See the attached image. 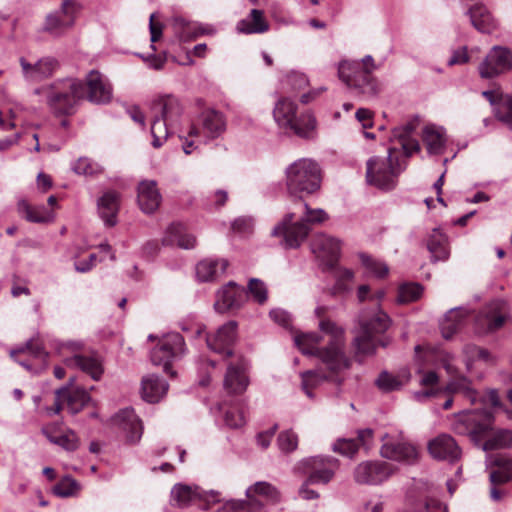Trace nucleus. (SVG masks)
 Segmentation results:
<instances>
[{
	"label": "nucleus",
	"mask_w": 512,
	"mask_h": 512,
	"mask_svg": "<svg viewBox=\"0 0 512 512\" xmlns=\"http://www.w3.org/2000/svg\"><path fill=\"white\" fill-rule=\"evenodd\" d=\"M319 328L323 336L316 333L295 335V345L303 354L316 356L331 372L338 374L351 365L345 352L344 330L330 320H322Z\"/></svg>",
	"instance_id": "1"
},
{
	"label": "nucleus",
	"mask_w": 512,
	"mask_h": 512,
	"mask_svg": "<svg viewBox=\"0 0 512 512\" xmlns=\"http://www.w3.org/2000/svg\"><path fill=\"white\" fill-rule=\"evenodd\" d=\"M35 95L44 96L47 106L56 115H72L85 98V85L75 78L58 79L38 87Z\"/></svg>",
	"instance_id": "2"
},
{
	"label": "nucleus",
	"mask_w": 512,
	"mask_h": 512,
	"mask_svg": "<svg viewBox=\"0 0 512 512\" xmlns=\"http://www.w3.org/2000/svg\"><path fill=\"white\" fill-rule=\"evenodd\" d=\"M385 297V291L378 289L371 294V303L377 311L369 316L363 312L359 319V334L354 339L356 352L362 355H372L377 348L375 336L384 333L391 325L390 317L380 309V303Z\"/></svg>",
	"instance_id": "3"
},
{
	"label": "nucleus",
	"mask_w": 512,
	"mask_h": 512,
	"mask_svg": "<svg viewBox=\"0 0 512 512\" xmlns=\"http://www.w3.org/2000/svg\"><path fill=\"white\" fill-rule=\"evenodd\" d=\"M303 206L305 214L300 221L294 222V214L287 213L271 232L272 236L282 238L285 248H298L309 234L308 224H320L328 219L323 209H311L306 203Z\"/></svg>",
	"instance_id": "4"
},
{
	"label": "nucleus",
	"mask_w": 512,
	"mask_h": 512,
	"mask_svg": "<svg viewBox=\"0 0 512 512\" xmlns=\"http://www.w3.org/2000/svg\"><path fill=\"white\" fill-rule=\"evenodd\" d=\"M288 193L302 197L319 190L321 173L319 165L308 158H302L291 163L285 170Z\"/></svg>",
	"instance_id": "5"
},
{
	"label": "nucleus",
	"mask_w": 512,
	"mask_h": 512,
	"mask_svg": "<svg viewBox=\"0 0 512 512\" xmlns=\"http://www.w3.org/2000/svg\"><path fill=\"white\" fill-rule=\"evenodd\" d=\"M404 166L399 162L397 149L389 148L385 158L374 156L367 161V183L382 190H391L397 184Z\"/></svg>",
	"instance_id": "6"
},
{
	"label": "nucleus",
	"mask_w": 512,
	"mask_h": 512,
	"mask_svg": "<svg viewBox=\"0 0 512 512\" xmlns=\"http://www.w3.org/2000/svg\"><path fill=\"white\" fill-rule=\"evenodd\" d=\"M152 110L154 113L151 123L152 145L159 148L167 140L170 126L178 120L182 108L177 98L166 95L154 101Z\"/></svg>",
	"instance_id": "7"
},
{
	"label": "nucleus",
	"mask_w": 512,
	"mask_h": 512,
	"mask_svg": "<svg viewBox=\"0 0 512 512\" xmlns=\"http://www.w3.org/2000/svg\"><path fill=\"white\" fill-rule=\"evenodd\" d=\"M492 415L486 410H467L453 417L452 429L461 435H469L475 442L490 429Z\"/></svg>",
	"instance_id": "8"
},
{
	"label": "nucleus",
	"mask_w": 512,
	"mask_h": 512,
	"mask_svg": "<svg viewBox=\"0 0 512 512\" xmlns=\"http://www.w3.org/2000/svg\"><path fill=\"white\" fill-rule=\"evenodd\" d=\"M81 9V4L76 0L63 1L59 10L47 14L45 17L43 31L55 37L64 35L74 26Z\"/></svg>",
	"instance_id": "9"
},
{
	"label": "nucleus",
	"mask_w": 512,
	"mask_h": 512,
	"mask_svg": "<svg viewBox=\"0 0 512 512\" xmlns=\"http://www.w3.org/2000/svg\"><path fill=\"white\" fill-rule=\"evenodd\" d=\"M171 501L180 508L202 503L203 509H208L211 504L220 503L222 497L219 491H205L198 486L176 484L171 490Z\"/></svg>",
	"instance_id": "10"
},
{
	"label": "nucleus",
	"mask_w": 512,
	"mask_h": 512,
	"mask_svg": "<svg viewBox=\"0 0 512 512\" xmlns=\"http://www.w3.org/2000/svg\"><path fill=\"white\" fill-rule=\"evenodd\" d=\"M338 76L348 87L357 89L368 97H374L378 92L377 83L372 76L363 71L358 61L340 62Z\"/></svg>",
	"instance_id": "11"
},
{
	"label": "nucleus",
	"mask_w": 512,
	"mask_h": 512,
	"mask_svg": "<svg viewBox=\"0 0 512 512\" xmlns=\"http://www.w3.org/2000/svg\"><path fill=\"white\" fill-rule=\"evenodd\" d=\"M396 472V467L381 460H365L353 469V480L358 485L375 486L387 481Z\"/></svg>",
	"instance_id": "12"
},
{
	"label": "nucleus",
	"mask_w": 512,
	"mask_h": 512,
	"mask_svg": "<svg viewBox=\"0 0 512 512\" xmlns=\"http://www.w3.org/2000/svg\"><path fill=\"white\" fill-rule=\"evenodd\" d=\"M184 353V338L179 333H169L151 351V361L156 366H162L165 372L170 373L172 361L180 358ZM171 375H174V372H171Z\"/></svg>",
	"instance_id": "13"
},
{
	"label": "nucleus",
	"mask_w": 512,
	"mask_h": 512,
	"mask_svg": "<svg viewBox=\"0 0 512 512\" xmlns=\"http://www.w3.org/2000/svg\"><path fill=\"white\" fill-rule=\"evenodd\" d=\"M225 116L214 109L203 111L197 123L193 124L188 132L189 137H197L203 140H212L221 136L226 130Z\"/></svg>",
	"instance_id": "14"
},
{
	"label": "nucleus",
	"mask_w": 512,
	"mask_h": 512,
	"mask_svg": "<svg viewBox=\"0 0 512 512\" xmlns=\"http://www.w3.org/2000/svg\"><path fill=\"white\" fill-rule=\"evenodd\" d=\"M338 461L334 458L310 457L299 463V469L308 475L311 484H327L334 477Z\"/></svg>",
	"instance_id": "15"
},
{
	"label": "nucleus",
	"mask_w": 512,
	"mask_h": 512,
	"mask_svg": "<svg viewBox=\"0 0 512 512\" xmlns=\"http://www.w3.org/2000/svg\"><path fill=\"white\" fill-rule=\"evenodd\" d=\"M512 69V52L503 46H494L478 70L482 78H494Z\"/></svg>",
	"instance_id": "16"
},
{
	"label": "nucleus",
	"mask_w": 512,
	"mask_h": 512,
	"mask_svg": "<svg viewBox=\"0 0 512 512\" xmlns=\"http://www.w3.org/2000/svg\"><path fill=\"white\" fill-rule=\"evenodd\" d=\"M82 346V343L74 341L63 343L60 348V353L64 354L65 350L73 353V356L67 357L64 362L67 366L77 367L90 375L92 379L98 380L103 373L101 362L96 357L79 354Z\"/></svg>",
	"instance_id": "17"
},
{
	"label": "nucleus",
	"mask_w": 512,
	"mask_h": 512,
	"mask_svg": "<svg viewBox=\"0 0 512 512\" xmlns=\"http://www.w3.org/2000/svg\"><path fill=\"white\" fill-rule=\"evenodd\" d=\"M237 327L236 321H228L220 326L214 333L206 336V342L208 348L224 357L232 355V346L237 338Z\"/></svg>",
	"instance_id": "18"
},
{
	"label": "nucleus",
	"mask_w": 512,
	"mask_h": 512,
	"mask_svg": "<svg viewBox=\"0 0 512 512\" xmlns=\"http://www.w3.org/2000/svg\"><path fill=\"white\" fill-rule=\"evenodd\" d=\"M90 401L88 393L79 387L65 386L55 392L54 407L51 409L54 414H58L67 406L72 414H76Z\"/></svg>",
	"instance_id": "19"
},
{
	"label": "nucleus",
	"mask_w": 512,
	"mask_h": 512,
	"mask_svg": "<svg viewBox=\"0 0 512 512\" xmlns=\"http://www.w3.org/2000/svg\"><path fill=\"white\" fill-rule=\"evenodd\" d=\"M510 318V308L505 301H493L484 314L478 316L476 320L477 328L480 333L493 332L503 326Z\"/></svg>",
	"instance_id": "20"
},
{
	"label": "nucleus",
	"mask_w": 512,
	"mask_h": 512,
	"mask_svg": "<svg viewBox=\"0 0 512 512\" xmlns=\"http://www.w3.org/2000/svg\"><path fill=\"white\" fill-rule=\"evenodd\" d=\"M430 456L438 461L456 462L461 458L462 450L449 434H440L427 444Z\"/></svg>",
	"instance_id": "21"
},
{
	"label": "nucleus",
	"mask_w": 512,
	"mask_h": 512,
	"mask_svg": "<svg viewBox=\"0 0 512 512\" xmlns=\"http://www.w3.org/2000/svg\"><path fill=\"white\" fill-rule=\"evenodd\" d=\"M381 441L383 444L380 448V455L383 458L412 463L418 457L416 447L408 442L394 440L389 434L383 435Z\"/></svg>",
	"instance_id": "22"
},
{
	"label": "nucleus",
	"mask_w": 512,
	"mask_h": 512,
	"mask_svg": "<svg viewBox=\"0 0 512 512\" xmlns=\"http://www.w3.org/2000/svg\"><path fill=\"white\" fill-rule=\"evenodd\" d=\"M247 301V292L233 281H230L217 291L214 308L219 313L239 309Z\"/></svg>",
	"instance_id": "23"
},
{
	"label": "nucleus",
	"mask_w": 512,
	"mask_h": 512,
	"mask_svg": "<svg viewBox=\"0 0 512 512\" xmlns=\"http://www.w3.org/2000/svg\"><path fill=\"white\" fill-rule=\"evenodd\" d=\"M85 98L96 104H105L112 99L110 82L97 70H91L86 76Z\"/></svg>",
	"instance_id": "24"
},
{
	"label": "nucleus",
	"mask_w": 512,
	"mask_h": 512,
	"mask_svg": "<svg viewBox=\"0 0 512 512\" xmlns=\"http://www.w3.org/2000/svg\"><path fill=\"white\" fill-rule=\"evenodd\" d=\"M19 62L23 77L29 82H40L52 77L59 66L53 57H43L34 64L22 57Z\"/></svg>",
	"instance_id": "25"
},
{
	"label": "nucleus",
	"mask_w": 512,
	"mask_h": 512,
	"mask_svg": "<svg viewBox=\"0 0 512 512\" xmlns=\"http://www.w3.org/2000/svg\"><path fill=\"white\" fill-rule=\"evenodd\" d=\"M246 362L239 358L227 366L224 377V389L228 394H242L249 385Z\"/></svg>",
	"instance_id": "26"
},
{
	"label": "nucleus",
	"mask_w": 512,
	"mask_h": 512,
	"mask_svg": "<svg viewBox=\"0 0 512 512\" xmlns=\"http://www.w3.org/2000/svg\"><path fill=\"white\" fill-rule=\"evenodd\" d=\"M312 252L329 265H332L340 253V241L326 234H316L311 240Z\"/></svg>",
	"instance_id": "27"
},
{
	"label": "nucleus",
	"mask_w": 512,
	"mask_h": 512,
	"mask_svg": "<svg viewBox=\"0 0 512 512\" xmlns=\"http://www.w3.org/2000/svg\"><path fill=\"white\" fill-rule=\"evenodd\" d=\"M162 196L154 180H143L137 187V202L140 209L146 213H154L160 206Z\"/></svg>",
	"instance_id": "28"
},
{
	"label": "nucleus",
	"mask_w": 512,
	"mask_h": 512,
	"mask_svg": "<svg viewBox=\"0 0 512 512\" xmlns=\"http://www.w3.org/2000/svg\"><path fill=\"white\" fill-rule=\"evenodd\" d=\"M115 421L125 434L127 442L134 444L141 439L143 427L133 409L121 410L115 416Z\"/></svg>",
	"instance_id": "29"
},
{
	"label": "nucleus",
	"mask_w": 512,
	"mask_h": 512,
	"mask_svg": "<svg viewBox=\"0 0 512 512\" xmlns=\"http://www.w3.org/2000/svg\"><path fill=\"white\" fill-rule=\"evenodd\" d=\"M482 95L494 106L496 117L512 129V98L499 90L483 91Z\"/></svg>",
	"instance_id": "30"
},
{
	"label": "nucleus",
	"mask_w": 512,
	"mask_h": 512,
	"mask_svg": "<svg viewBox=\"0 0 512 512\" xmlns=\"http://www.w3.org/2000/svg\"><path fill=\"white\" fill-rule=\"evenodd\" d=\"M246 497L249 500L258 502L260 504L259 511H261L266 504L278 503L280 501V492L272 484L260 481L247 488Z\"/></svg>",
	"instance_id": "31"
},
{
	"label": "nucleus",
	"mask_w": 512,
	"mask_h": 512,
	"mask_svg": "<svg viewBox=\"0 0 512 512\" xmlns=\"http://www.w3.org/2000/svg\"><path fill=\"white\" fill-rule=\"evenodd\" d=\"M417 125V121H409L402 126L394 128L392 131V141L398 142L408 157L420 150L419 142L412 137Z\"/></svg>",
	"instance_id": "32"
},
{
	"label": "nucleus",
	"mask_w": 512,
	"mask_h": 512,
	"mask_svg": "<svg viewBox=\"0 0 512 512\" xmlns=\"http://www.w3.org/2000/svg\"><path fill=\"white\" fill-rule=\"evenodd\" d=\"M120 205V195L115 191H108L98 200V213L107 226L117 223V213Z\"/></svg>",
	"instance_id": "33"
},
{
	"label": "nucleus",
	"mask_w": 512,
	"mask_h": 512,
	"mask_svg": "<svg viewBox=\"0 0 512 512\" xmlns=\"http://www.w3.org/2000/svg\"><path fill=\"white\" fill-rule=\"evenodd\" d=\"M270 25L264 12L252 9L250 13L237 23L236 30L242 34H262L269 30Z\"/></svg>",
	"instance_id": "34"
},
{
	"label": "nucleus",
	"mask_w": 512,
	"mask_h": 512,
	"mask_svg": "<svg viewBox=\"0 0 512 512\" xmlns=\"http://www.w3.org/2000/svg\"><path fill=\"white\" fill-rule=\"evenodd\" d=\"M228 267V261L225 259L206 258L196 265V276L199 281H214L222 276Z\"/></svg>",
	"instance_id": "35"
},
{
	"label": "nucleus",
	"mask_w": 512,
	"mask_h": 512,
	"mask_svg": "<svg viewBox=\"0 0 512 512\" xmlns=\"http://www.w3.org/2000/svg\"><path fill=\"white\" fill-rule=\"evenodd\" d=\"M168 390V383L156 375H147L141 381L142 398L149 403L159 402Z\"/></svg>",
	"instance_id": "36"
},
{
	"label": "nucleus",
	"mask_w": 512,
	"mask_h": 512,
	"mask_svg": "<svg viewBox=\"0 0 512 512\" xmlns=\"http://www.w3.org/2000/svg\"><path fill=\"white\" fill-rule=\"evenodd\" d=\"M467 14L472 25L482 33H491L498 26L491 12L482 4H475L468 10Z\"/></svg>",
	"instance_id": "37"
},
{
	"label": "nucleus",
	"mask_w": 512,
	"mask_h": 512,
	"mask_svg": "<svg viewBox=\"0 0 512 512\" xmlns=\"http://www.w3.org/2000/svg\"><path fill=\"white\" fill-rule=\"evenodd\" d=\"M411 374L407 369H401L397 373L383 371L375 381L377 387L383 392H391L401 389L409 383Z\"/></svg>",
	"instance_id": "38"
},
{
	"label": "nucleus",
	"mask_w": 512,
	"mask_h": 512,
	"mask_svg": "<svg viewBox=\"0 0 512 512\" xmlns=\"http://www.w3.org/2000/svg\"><path fill=\"white\" fill-rule=\"evenodd\" d=\"M297 105L287 97L280 98L273 109L276 123L283 128H291L296 119Z\"/></svg>",
	"instance_id": "39"
},
{
	"label": "nucleus",
	"mask_w": 512,
	"mask_h": 512,
	"mask_svg": "<svg viewBox=\"0 0 512 512\" xmlns=\"http://www.w3.org/2000/svg\"><path fill=\"white\" fill-rule=\"evenodd\" d=\"M163 242L167 245H176L183 249H192L196 245V238L187 233L182 224L175 223L167 228Z\"/></svg>",
	"instance_id": "40"
},
{
	"label": "nucleus",
	"mask_w": 512,
	"mask_h": 512,
	"mask_svg": "<svg viewBox=\"0 0 512 512\" xmlns=\"http://www.w3.org/2000/svg\"><path fill=\"white\" fill-rule=\"evenodd\" d=\"M17 210L29 222L46 223L53 219V214L44 206H31L24 199L18 201Z\"/></svg>",
	"instance_id": "41"
},
{
	"label": "nucleus",
	"mask_w": 512,
	"mask_h": 512,
	"mask_svg": "<svg viewBox=\"0 0 512 512\" xmlns=\"http://www.w3.org/2000/svg\"><path fill=\"white\" fill-rule=\"evenodd\" d=\"M467 313L462 308H453L448 311L441 322V333L444 338H451L461 327Z\"/></svg>",
	"instance_id": "42"
},
{
	"label": "nucleus",
	"mask_w": 512,
	"mask_h": 512,
	"mask_svg": "<svg viewBox=\"0 0 512 512\" xmlns=\"http://www.w3.org/2000/svg\"><path fill=\"white\" fill-rule=\"evenodd\" d=\"M427 246L435 261L448 259L450 252L447 237L439 229L432 231Z\"/></svg>",
	"instance_id": "43"
},
{
	"label": "nucleus",
	"mask_w": 512,
	"mask_h": 512,
	"mask_svg": "<svg viewBox=\"0 0 512 512\" xmlns=\"http://www.w3.org/2000/svg\"><path fill=\"white\" fill-rule=\"evenodd\" d=\"M317 121L315 116L307 111L296 117L290 130L302 138H312L316 132Z\"/></svg>",
	"instance_id": "44"
},
{
	"label": "nucleus",
	"mask_w": 512,
	"mask_h": 512,
	"mask_svg": "<svg viewBox=\"0 0 512 512\" xmlns=\"http://www.w3.org/2000/svg\"><path fill=\"white\" fill-rule=\"evenodd\" d=\"M174 28L179 39L185 42L210 32L197 23L188 22L183 18H176L174 20Z\"/></svg>",
	"instance_id": "45"
},
{
	"label": "nucleus",
	"mask_w": 512,
	"mask_h": 512,
	"mask_svg": "<svg viewBox=\"0 0 512 512\" xmlns=\"http://www.w3.org/2000/svg\"><path fill=\"white\" fill-rule=\"evenodd\" d=\"M423 141L429 153H440L445 144L444 130L433 125L426 126L423 130Z\"/></svg>",
	"instance_id": "46"
},
{
	"label": "nucleus",
	"mask_w": 512,
	"mask_h": 512,
	"mask_svg": "<svg viewBox=\"0 0 512 512\" xmlns=\"http://www.w3.org/2000/svg\"><path fill=\"white\" fill-rule=\"evenodd\" d=\"M448 393L462 394L471 404L476 403L478 393L466 377H459L450 381L446 386Z\"/></svg>",
	"instance_id": "47"
},
{
	"label": "nucleus",
	"mask_w": 512,
	"mask_h": 512,
	"mask_svg": "<svg viewBox=\"0 0 512 512\" xmlns=\"http://www.w3.org/2000/svg\"><path fill=\"white\" fill-rule=\"evenodd\" d=\"M494 465L498 468L490 473L491 483L495 485L509 481L512 477V460L497 456Z\"/></svg>",
	"instance_id": "48"
},
{
	"label": "nucleus",
	"mask_w": 512,
	"mask_h": 512,
	"mask_svg": "<svg viewBox=\"0 0 512 512\" xmlns=\"http://www.w3.org/2000/svg\"><path fill=\"white\" fill-rule=\"evenodd\" d=\"M45 436L51 443L59 445L68 451H74L79 446V439L71 429H67L59 435H53L50 430H46Z\"/></svg>",
	"instance_id": "49"
},
{
	"label": "nucleus",
	"mask_w": 512,
	"mask_h": 512,
	"mask_svg": "<svg viewBox=\"0 0 512 512\" xmlns=\"http://www.w3.org/2000/svg\"><path fill=\"white\" fill-rule=\"evenodd\" d=\"M512 445V430H499L482 445L484 451L507 448Z\"/></svg>",
	"instance_id": "50"
},
{
	"label": "nucleus",
	"mask_w": 512,
	"mask_h": 512,
	"mask_svg": "<svg viewBox=\"0 0 512 512\" xmlns=\"http://www.w3.org/2000/svg\"><path fill=\"white\" fill-rule=\"evenodd\" d=\"M260 504L255 500H228L218 512H259Z\"/></svg>",
	"instance_id": "51"
},
{
	"label": "nucleus",
	"mask_w": 512,
	"mask_h": 512,
	"mask_svg": "<svg viewBox=\"0 0 512 512\" xmlns=\"http://www.w3.org/2000/svg\"><path fill=\"white\" fill-rule=\"evenodd\" d=\"M423 292L421 285L417 283H404L398 288L397 302L407 304L418 300Z\"/></svg>",
	"instance_id": "52"
},
{
	"label": "nucleus",
	"mask_w": 512,
	"mask_h": 512,
	"mask_svg": "<svg viewBox=\"0 0 512 512\" xmlns=\"http://www.w3.org/2000/svg\"><path fill=\"white\" fill-rule=\"evenodd\" d=\"M359 258L362 265L375 277L384 278L388 275L389 268L385 262L374 259L364 253L360 254Z\"/></svg>",
	"instance_id": "53"
},
{
	"label": "nucleus",
	"mask_w": 512,
	"mask_h": 512,
	"mask_svg": "<svg viewBox=\"0 0 512 512\" xmlns=\"http://www.w3.org/2000/svg\"><path fill=\"white\" fill-rule=\"evenodd\" d=\"M80 486L72 477L62 478L53 488V493L59 497L66 498L77 494Z\"/></svg>",
	"instance_id": "54"
},
{
	"label": "nucleus",
	"mask_w": 512,
	"mask_h": 512,
	"mask_svg": "<svg viewBox=\"0 0 512 512\" xmlns=\"http://www.w3.org/2000/svg\"><path fill=\"white\" fill-rule=\"evenodd\" d=\"M78 175L93 176L102 172V167L87 157H80L72 166Z\"/></svg>",
	"instance_id": "55"
},
{
	"label": "nucleus",
	"mask_w": 512,
	"mask_h": 512,
	"mask_svg": "<svg viewBox=\"0 0 512 512\" xmlns=\"http://www.w3.org/2000/svg\"><path fill=\"white\" fill-rule=\"evenodd\" d=\"M463 353L465 355L467 369L471 368L472 363L475 360H483L484 362H489L491 360V356L487 350L475 345H466L463 349Z\"/></svg>",
	"instance_id": "56"
},
{
	"label": "nucleus",
	"mask_w": 512,
	"mask_h": 512,
	"mask_svg": "<svg viewBox=\"0 0 512 512\" xmlns=\"http://www.w3.org/2000/svg\"><path fill=\"white\" fill-rule=\"evenodd\" d=\"M18 353H27L34 358H38L42 361L46 359L47 354L44 352L40 343L34 340H29L24 346L18 349L11 350L10 355L15 358Z\"/></svg>",
	"instance_id": "57"
},
{
	"label": "nucleus",
	"mask_w": 512,
	"mask_h": 512,
	"mask_svg": "<svg viewBox=\"0 0 512 512\" xmlns=\"http://www.w3.org/2000/svg\"><path fill=\"white\" fill-rule=\"evenodd\" d=\"M359 450V444L355 439H338L333 444V451L343 456L353 458Z\"/></svg>",
	"instance_id": "58"
},
{
	"label": "nucleus",
	"mask_w": 512,
	"mask_h": 512,
	"mask_svg": "<svg viewBox=\"0 0 512 512\" xmlns=\"http://www.w3.org/2000/svg\"><path fill=\"white\" fill-rule=\"evenodd\" d=\"M354 278V272L350 269H340L337 274L336 283L332 289V294H342L350 290L348 282H351Z\"/></svg>",
	"instance_id": "59"
},
{
	"label": "nucleus",
	"mask_w": 512,
	"mask_h": 512,
	"mask_svg": "<svg viewBox=\"0 0 512 512\" xmlns=\"http://www.w3.org/2000/svg\"><path fill=\"white\" fill-rule=\"evenodd\" d=\"M277 442L281 451L290 453L296 450L298 446V437L293 431L287 430L279 434Z\"/></svg>",
	"instance_id": "60"
},
{
	"label": "nucleus",
	"mask_w": 512,
	"mask_h": 512,
	"mask_svg": "<svg viewBox=\"0 0 512 512\" xmlns=\"http://www.w3.org/2000/svg\"><path fill=\"white\" fill-rule=\"evenodd\" d=\"M248 290L253 296L254 300L259 304H264L268 298V291L263 281L252 278L248 283Z\"/></svg>",
	"instance_id": "61"
},
{
	"label": "nucleus",
	"mask_w": 512,
	"mask_h": 512,
	"mask_svg": "<svg viewBox=\"0 0 512 512\" xmlns=\"http://www.w3.org/2000/svg\"><path fill=\"white\" fill-rule=\"evenodd\" d=\"M324 376L315 371H307L302 374V387L308 397H312L311 389L318 386Z\"/></svg>",
	"instance_id": "62"
},
{
	"label": "nucleus",
	"mask_w": 512,
	"mask_h": 512,
	"mask_svg": "<svg viewBox=\"0 0 512 512\" xmlns=\"http://www.w3.org/2000/svg\"><path fill=\"white\" fill-rule=\"evenodd\" d=\"M224 420L225 424L231 428H239L245 423L244 415L239 411H227Z\"/></svg>",
	"instance_id": "63"
},
{
	"label": "nucleus",
	"mask_w": 512,
	"mask_h": 512,
	"mask_svg": "<svg viewBox=\"0 0 512 512\" xmlns=\"http://www.w3.org/2000/svg\"><path fill=\"white\" fill-rule=\"evenodd\" d=\"M287 81L294 91L304 89L308 85V79L301 73H292L288 75Z\"/></svg>",
	"instance_id": "64"
}]
</instances>
